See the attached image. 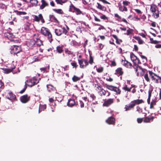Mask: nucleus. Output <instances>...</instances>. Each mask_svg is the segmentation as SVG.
<instances>
[{"mask_svg": "<svg viewBox=\"0 0 161 161\" xmlns=\"http://www.w3.org/2000/svg\"><path fill=\"white\" fill-rule=\"evenodd\" d=\"M14 12L17 15H21V11H19L18 10H15L14 11Z\"/></svg>", "mask_w": 161, "mask_h": 161, "instance_id": "338daca9", "label": "nucleus"}, {"mask_svg": "<svg viewBox=\"0 0 161 161\" xmlns=\"http://www.w3.org/2000/svg\"><path fill=\"white\" fill-rule=\"evenodd\" d=\"M97 88L99 90V92H102V93H101V94H102L103 95L105 96L106 95V91L105 90H104L103 88H102L101 87V86H98L97 87Z\"/></svg>", "mask_w": 161, "mask_h": 161, "instance_id": "f704fd0d", "label": "nucleus"}, {"mask_svg": "<svg viewBox=\"0 0 161 161\" xmlns=\"http://www.w3.org/2000/svg\"><path fill=\"white\" fill-rule=\"evenodd\" d=\"M30 97L28 94L24 95L21 96L20 97V100L23 103H26L28 102L30 100Z\"/></svg>", "mask_w": 161, "mask_h": 161, "instance_id": "4468645a", "label": "nucleus"}, {"mask_svg": "<svg viewBox=\"0 0 161 161\" xmlns=\"http://www.w3.org/2000/svg\"><path fill=\"white\" fill-rule=\"evenodd\" d=\"M130 57L131 60L134 63H136V60L137 59V57L132 53L130 54Z\"/></svg>", "mask_w": 161, "mask_h": 161, "instance_id": "7c9ffc66", "label": "nucleus"}, {"mask_svg": "<svg viewBox=\"0 0 161 161\" xmlns=\"http://www.w3.org/2000/svg\"><path fill=\"white\" fill-rule=\"evenodd\" d=\"M137 121L138 123H141L143 121V118H138L137 119Z\"/></svg>", "mask_w": 161, "mask_h": 161, "instance_id": "0e129e2a", "label": "nucleus"}, {"mask_svg": "<svg viewBox=\"0 0 161 161\" xmlns=\"http://www.w3.org/2000/svg\"><path fill=\"white\" fill-rule=\"evenodd\" d=\"M119 10L122 12L125 11L127 12L128 11L127 8L125 6H124L123 7L120 6L119 7Z\"/></svg>", "mask_w": 161, "mask_h": 161, "instance_id": "a19ab883", "label": "nucleus"}, {"mask_svg": "<svg viewBox=\"0 0 161 161\" xmlns=\"http://www.w3.org/2000/svg\"><path fill=\"white\" fill-rule=\"evenodd\" d=\"M106 122L109 125H114L115 123V119L112 116L110 117L106 120Z\"/></svg>", "mask_w": 161, "mask_h": 161, "instance_id": "a211bd4d", "label": "nucleus"}, {"mask_svg": "<svg viewBox=\"0 0 161 161\" xmlns=\"http://www.w3.org/2000/svg\"><path fill=\"white\" fill-rule=\"evenodd\" d=\"M136 62L134 63L133 65L138 64V65L139 64H142L140 60L137 57V59H136Z\"/></svg>", "mask_w": 161, "mask_h": 161, "instance_id": "6e6d98bb", "label": "nucleus"}, {"mask_svg": "<svg viewBox=\"0 0 161 161\" xmlns=\"http://www.w3.org/2000/svg\"><path fill=\"white\" fill-rule=\"evenodd\" d=\"M97 5L96 6V7L97 9L103 11H107V8L105 6L102 5L98 3H97Z\"/></svg>", "mask_w": 161, "mask_h": 161, "instance_id": "5701e85b", "label": "nucleus"}, {"mask_svg": "<svg viewBox=\"0 0 161 161\" xmlns=\"http://www.w3.org/2000/svg\"><path fill=\"white\" fill-rule=\"evenodd\" d=\"M150 11L152 13V16L155 19H157L159 17V11L157 6L154 4L150 5Z\"/></svg>", "mask_w": 161, "mask_h": 161, "instance_id": "f03ea898", "label": "nucleus"}, {"mask_svg": "<svg viewBox=\"0 0 161 161\" xmlns=\"http://www.w3.org/2000/svg\"><path fill=\"white\" fill-rule=\"evenodd\" d=\"M26 45L29 48H32L33 47L36 48V47L34 46L35 45V41L32 39H27L26 42Z\"/></svg>", "mask_w": 161, "mask_h": 161, "instance_id": "9d476101", "label": "nucleus"}, {"mask_svg": "<svg viewBox=\"0 0 161 161\" xmlns=\"http://www.w3.org/2000/svg\"><path fill=\"white\" fill-rule=\"evenodd\" d=\"M112 36L113 37H114L115 39L116 40V43L118 44H120V42H119V39H118L117 36L115 35H113Z\"/></svg>", "mask_w": 161, "mask_h": 161, "instance_id": "8fccbe9b", "label": "nucleus"}, {"mask_svg": "<svg viewBox=\"0 0 161 161\" xmlns=\"http://www.w3.org/2000/svg\"><path fill=\"white\" fill-rule=\"evenodd\" d=\"M122 89L125 92H130L131 91V87H128L127 85L125 84L122 88Z\"/></svg>", "mask_w": 161, "mask_h": 161, "instance_id": "bb28decb", "label": "nucleus"}, {"mask_svg": "<svg viewBox=\"0 0 161 161\" xmlns=\"http://www.w3.org/2000/svg\"><path fill=\"white\" fill-rule=\"evenodd\" d=\"M106 87L107 89L112 91H113V90H114V89L115 88V86H113L112 85H109L106 84Z\"/></svg>", "mask_w": 161, "mask_h": 161, "instance_id": "c03bdc74", "label": "nucleus"}, {"mask_svg": "<svg viewBox=\"0 0 161 161\" xmlns=\"http://www.w3.org/2000/svg\"><path fill=\"white\" fill-rule=\"evenodd\" d=\"M41 33L43 35L47 37L49 42L51 43L53 41L52 35L49 30L45 27H42L41 29Z\"/></svg>", "mask_w": 161, "mask_h": 161, "instance_id": "f257e3e1", "label": "nucleus"}, {"mask_svg": "<svg viewBox=\"0 0 161 161\" xmlns=\"http://www.w3.org/2000/svg\"><path fill=\"white\" fill-rule=\"evenodd\" d=\"M134 10L138 14H142V12L141 11V10L138 9H135Z\"/></svg>", "mask_w": 161, "mask_h": 161, "instance_id": "bf43d9fd", "label": "nucleus"}, {"mask_svg": "<svg viewBox=\"0 0 161 161\" xmlns=\"http://www.w3.org/2000/svg\"><path fill=\"white\" fill-rule=\"evenodd\" d=\"M34 20L36 22H39L41 21L42 23H44L45 22L44 19L42 14H40L38 16L35 15L34 16Z\"/></svg>", "mask_w": 161, "mask_h": 161, "instance_id": "ddd939ff", "label": "nucleus"}, {"mask_svg": "<svg viewBox=\"0 0 161 161\" xmlns=\"http://www.w3.org/2000/svg\"><path fill=\"white\" fill-rule=\"evenodd\" d=\"M26 88H27L26 83V82H25V85L24 88L19 92V93L22 94V93H24L25 92V90H26Z\"/></svg>", "mask_w": 161, "mask_h": 161, "instance_id": "4d7b16f0", "label": "nucleus"}, {"mask_svg": "<svg viewBox=\"0 0 161 161\" xmlns=\"http://www.w3.org/2000/svg\"><path fill=\"white\" fill-rule=\"evenodd\" d=\"M133 68L137 76H143L146 70L138 64L133 65Z\"/></svg>", "mask_w": 161, "mask_h": 161, "instance_id": "20e7f679", "label": "nucleus"}, {"mask_svg": "<svg viewBox=\"0 0 161 161\" xmlns=\"http://www.w3.org/2000/svg\"><path fill=\"white\" fill-rule=\"evenodd\" d=\"M6 94L7 98L10 100L14 99L16 98V97L11 92L9 91H7L5 92Z\"/></svg>", "mask_w": 161, "mask_h": 161, "instance_id": "2eb2a0df", "label": "nucleus"}, {"mask_svg": "<svg viewBox=\"0 0 161 161\" xmlns=\"http://www.w3.org/2000/svg\"><path fill=\"white\" fill-rule=\"evenodd\" d=\"M78 63L80 68L84 69L88 65L89 63L87 60L85 59H78Z\"/></svg>", "mask_w": 161, "mask_h": 161, "instance_id": "6e6552de", "label": "nucleus"}, {"mask_svg": "<svg viewBox=\"0 0 161 161\" xmlns=\"http://www.w3.org/2000/svg\"><path fill=\"white\" fill-rule=\"evenodd\" d=\"M150 42L152 44H157L160 43V41H158L156 40H154L153 38H150Z\"/></svg>", "mask_w": 161, "mask_h": 161, "instance_id": "79ce46f5", "label": "nucleus"}, {"mask_svg": "<svg viewBox=\"0 0 161 161\" xmlns=\"http://www.w3.org/2000/svg\"><path fill=\"white\" fill-rule=\"evenodd\" d=\"M11 66L10 68H3L2 69L4 71V73L5 74H8L12 72H13V70L15 68V66L13 64H11Z\"/></svg>", "mask_w": 161, "mask_h": 161, "instance_id": "dca6fc26", "label": "nucleus"}, {"mask_svg": "<svg viewBox=\"0 0 161 161\" xmlns=\"http://www.w3.org/2000/svg\"><path fill=\"white\" fill-rule=\"evenodd\" d=\"M36 43V44L37 46H40L41 45H42V41L40 39V38L37 40L35 41V43Z\"/></svg>", "mask_w": 161, "mask_h": 161, "instance_id": "37998d69", "label": "nucleus"}, {"mask_svg": "<svg viewBox=\"0 0 161 161\" xmlns=\"http://www.w3.org/2000/svg\"><path fill=\"white\" fill-rule=\"evenodd\" d=\"M47 108V106L46 104L41 105L40 104L39 107L38 112L40 113L41 112L44 111Z\"/></svg>", "mask_w": 161, "mask_h": 161, "instance_id": "c85d7f7f", "label": "nucleus"}, {"mask_svg": "<svg viewBox=\"0 0 161 161\" xmlns=\"http://www.w3.org/2000/svg\"><path fill=\"white\" fill-rule=\"evenodd\" d=\"M113 91L115 92L117 94H120L121 93V90L119 89V88L115 86L114 89Z\"/></svg>", "mask_w": 161, "mask_h": 161, "instance_id": "09e8293b", "label": "nucleus"}, {"mask_svg": "<svg viewBox=\"0 0 161 161\" xmlns=\"http://www.w3.org/2000/svg\"><path fill=\"white\" fill-rule=\"evenodd\" d=\"M140 56L143 59L142 62L143 64H146L147 61V58L145 56L142 55H141Z\"/></svg>", "mask_w": 161, "mask_h": 161, "instance_id": "49530a36", "label": "nucleus"}, {"mask_svg": "<svg viewBox=\"0 0 161 161\" xmlns=\"http://www.w3.org/2000/svg\"><path fill=\"white\" fill-rule=\"evenodd\" d=\"M153 90H149L148 92V97L147 99V102L148 104L150 103V98L151 96L152 92Z\"/></svg>", "mask_w": 161, "mask_h": 161, "instance_id": "4c0bfd02", "label": "nucleus"}, {"mask_svg": "<svg viewBox=\"0 0 161 161\" xmlns=\"http://www.w3.org/2000/svg\"><path fill=\"white\" fill-rule=\"evenodd\" d=\"M144 77L145 80L147 82H150V80L148 77V75L147 73L145 74L144 76Z\"/></svg>", "mask_w": 161, "mask_h": 161, "instance_id": "864d4df0", "label": "nucleus"}, {"mask_svg": "<svg viewBox=\"0 0 161 161\" xmlns=\"http://www.w3.org/2000/svg\"><path fill=\"white\" fill-rule=\"evenodd\" d=\"M53 10L56 13L60 14H64V12L61 9H53Z\"/></svg>", "mask_w": 161, "mask_h": 161, "instance_id": "72a5a7b5", "label": "nucleus"}, {"mask_svg": "<svg viewBox=\"0 0 161 161\" xmlns=\"http://www.w3.org/2000/svg\"><path fill=\"white\" fill-rule=\"evenodd\" d=\"M148 72L153 82L156 83H161V77L157 75L152 71L149 70Z\"/></svg>", "mask_w": 161, "mask_h": 161, "instance_id": "39448f33", "label": "nucleus"}, {"mask_svg": "<svg viewBox=\"0 0 161 161\" xmlns=\"http://www.w3.org/2000/svg\"><path fill=\"white\" fill-rule=\"evenodd\" d=\"M7 8L6 6L3 4L2 3H0V8L2 9H6Z\"/></svg>", "mask_w": 161, "mask_h": 161, "instance_id": "603ef678", "label": "nucleus"}, {"mask_svg": "<svg viewBox=\"0 0 161 161\" xmlns=\"http://www.w3.org/2000/svg\"><path fill=\"white\" fill-rule=\"evenodd\" d=\"M75 104V103L74 100L70 99L69 100L68 102L67 103V105L69 107H71L74 105Z\"/></svg>", "mask_w": 161, "mask_h": 161, "instance_id": "a878e982", "label": "nucleus"}, {"mask_svg": "<svg viewBox=\"0 0 161 161\" xmlns=\"http://www.w3.org/2000/svg\"><path fill=\"white\" fill-rule=\"evenodd\" d=\"M47 91L50 92H56L57 91L56 88L51 84L47 85Z\"/></svg>", "mask_w": 161, "mask_h": 161, "instance_id": "f3484780", "label": "nucleus"}, {"mask_svg": "<svg viewBox=\"0 0 161 161\" xmlns=\"http://www.w3.org/2000/svg\"><path fill=\"white\" fill-rule=\"evenodd\" d=\"M135 106L136 105L139 104L144 103V101L142 99H136L132 101Z\"/></svg>", "mask_w": 161, "mask_h": 161, "instance_id": "393cba45", "label": "nucleus"}, {"mask_svg": "<svg viewBox=\"0 0 161 161\" xmlns=\"http://www.w3.org/2000/svg\"><path fill=\"white\" fill-rule=\"evenodd\" d=\"M97 71L98 73H102L103 72V67H101L100 68H99L97 69Z\"/></svg>", "mask_w": 161, "mask_h": 161, "instance_id": "13d9d810", "label": "nucleus"}, {"mask_svg": "<svg viewBox=\"0 0 161 161\" xmlns=\"http://www.w3.org/2000/svg\"><path fill=\"white\" fill-rule=\"evenodd\" d=\"M124 73L123 71V69L122 68L119 67L116 69L115 70V72L114 74L118 76L122 75Z\"/></svg>", "mask_w": 161, "mask_h": 161, "instance_id": "aec40b11", "label": "nucleus"}, {"mask_svg": "<svg viewBox=\"0 0 161 161\" xmlns=\"http://www.w3.org/2000/svg\"><path fill=\"white\" fill-rule=\"evenodd\" d=\"M56 51L59 53H61L63 52V46H59L56 47Z\"/></svg>", "mask_w": 161, "mask_h": 161, "instance_id": "473e14b6", "label": "nucleus"}, {"mask_svg": "<svg viewBox=\"0 0 161 161\" xmlns=\"http://www.w3.org/2000/svg\"><path fill=\"white\" fill-rule=\"evenodd\" d=\"M100 18L101 19L104 20L107 19V17L104 15H103L102 16H101Z\"/></svg>", "mask_w": 161, "mask_h": 161, "instance_id": "774afa93", "label": "nucleus"}, {"mask_svg": "<svg viewBox=\"0 0 161 161\" xmlns=\"http://www.w3.org/2000/svg\"><path fill=\"white\" fill-rule=\"evenodd\" d=\"M130 3V2H129L128 1H123V4L124 5V6H127Z\"/></svg>", "mask_w": 161, "mask_h": 161, "instance_id": "680f3d73", "label": "nucleus"}, {"mask_svg": "<svg viewBox=\"0 0 161 161\" xmlns=\"http://www.w3.org/2000/svg\"><path fill=\"white\" fill-rule=\"evenodd\" d=\"M80 77L77 76L75 75H74L72 78V80L74 82H76L80 80Z\"/></svg>", "mask_w": 161, "mask_h": 161, "instance_id": "c9c22d12", "label": "nucleus"}, {"mask_svg": "<svg viewBox=\"0 0 161 161\" xmlns=\"http://www.w3.org/2000/svg\"><path fill=\"white\" fill-rule=\"evenodd\" d=\"M156 104V101L154 100H153L152 102H151L150 105V108H154V106Z\"/></svg>", "mask_w": 161, "mask_h": 161, "instance_id": "3c124183", "label": "nucleus"}, {"mask_svg": "<svg viewBox=\"0 0 161 161\" xmlns=\"http://www.w3.org/2000/svg\"><path fill=\"white\" fill-rule=\"evenodd\" d=\"M67 0H55L57 4L62 5L63 3H66Z\"/></svg>", "mask_w": 161, "mask_h": 161, "instance_id": "e433bc0d", "label": "nucleus"}, {"mask_svg": "<svg viewBox=\"0 0 161 161\" xmlns=\"http://www.w3.org/2000/svg\"><path fill=\"white\" fill-rule=\"evenodd\" d=\"M133 38L138 42V43L140 44H143L144 41L141 39V38L139 36H134Z\"/></svg>", "mask_w": 161, "mask_h": 161, "instance_id": "2f4dec72", "label": "nucleus"}, {"mask_svg": "<svg viewBox=\"0 0 161 161\" xmlns=\"http://www.w3.org/2000/svg\"><path fill=\"white\" fill-rule=\"evenodd\" d=\"M32 36L33 38V39H32L35 40V41H36L40 38L39 34L37 33L34 34Z\"/></svg>", "mask_w": 161, "mask_h": 161, "instance_id": "58836bf2", "label": "nucleus"}, {"mask_svg": "<svg viewBox=\"0 0 161 161\" xmlns=\"http://www.w3.org/2000/svg\"><path fill=\"white\" fill-rule=\"evenodd\" d=\"M131 29L129 28V29L127 31V32L126 33H125V34L127 35H129L130 34H131Z\"/></svg>", "mask_w": 161, "mask_h": 161, "instance_id": "69168bd1", "label": "nucleus"}, {"mask_svg": "<svg viewBox=\"0 0 161 161\" xmlns=\"http://www.w3.org/2000/svg\"><path fill=\"white\" fill-rule=\"evenodd\" d=\"M41 2L42 4L40 6V9L41 10L43 9L46 7L49 6L48 3L45 0H41Z\"/></svg>", "mask_w": 161, "mask_h": 161, "instance_id": "4be33fe9", "label": "nucleus"}, {"mask_svg": "<svg viewBox=\"0 0 161 161\" xmlns=\"http://www.w3.org/2000/svg\"><path fill=\"white\" fill-rule=\"evenodd\" d=\"M65 53L68 55H72L73 54V52L69 50L68 48H65L64 49Z\"/></svg>", "mask_w": 161, "mask_h": 161, "instance_id": "de8ad7c7", "label": "nucleus"}, {"mask_svg": "<svg viewBox=\"0 0 161 161\" xmlns=\"http://www.w3.org/2000/svg\"><path fill=\"white\" fill-rule=\"evenodd\" d=\"M9 50L11 54L17 55V54L22 51V48L21 46L14 45L11 46Z\"/></svg>", "mask_w": 161, "mask_h": 161, "instance_id": "7ed1b4c3", "label": "nucleus"}, {"mask_svg": "<svg viewBox=\"0 0 161 161\" xmlns=\"http://www.w3.org/2000/svg\"><path fill=\"white\" fill-rule=\"evenodd\" d=\"M54 31L56 35L57 36H60L62 34L67 35V31L65 30V28L64 27L55 29Z\"/></svg>", "mask_w": 161, "mask_h": 161, "instance_id": "0eeeda50", "label": "nucleus"}, {"mask_svg": "<svg viewBox=\"0 0 161 161\" xmlns=\"http://www.w3.org/2000/svg\"><path fill=\"white\" fill-rule=\"evenodd\" d=\"M70 64L73 67V68H75V69H76L78 67V65L75 61H73L72 62L70 63Z\"/></svg>", "mask_w": 161, "mask_h": 161, "instance_id": "ea45409f", "label": "nucleus"}, {"mask_svg": "<svg viewBox=\"0 0 161 161\" xmlns=\"http://www.w3.org/2000/svg\"><path fill=\"white\" fill-rule=\"evenodd\" d=\"M29 3H31L32 6L36 7L38 5V1L37 0H31Z\"/></svg>", "mask_w": 161, "mask_h": 161, "instance_id": "c756f323", "label": "nucleus"}, {"mask_svg": "<svg viewBox=\"0 0 161 161\" xmlns=\"http://www.w3.org/2000/svg\"><path fill=\"white\" fill-rule=\"evenodd\" d=\"M49 18L50 19H53V21L54 22L57 23H59V22L58 20L53 15L50 14L49 15Z\"/></svg>", "mask_w": 161, "mask_h": 161, "instance_id": "cd10ccee", "label": "nucleus"}, {"mask_svg": "<svg viewBox=\"0 0 161 161\" xmlns=\"http://www.w3.org/2000/svg\"><path fill=\"white\" fill-rule=\"evenodd\" d=\"M4 36L11 41H17V40L14 39H15L14 36L12 33L7 32L4 33Z\"/></svg>", "mask_w": 161, "mask_h": 161, "instance_id": "f8f14e48", "label": "nucleus"}, {"mask_svg": "<svg viewBox=\"0 0 161 161\" xmlns=\"http://www.w3.org/2000/svg\"><path fill=\"white\" fill-rule=\"evenodd\" d=\"M4 87V83L2 81L0 80V89H3Z\"/></svg>", "mask_w": 161, "mask_h": 161, "instance_id": "e2e57ef3", "label": "nucleus"}, {"mask_svg": "<svg viewBox=\"0 0 161 161\" xmlns=\"http://www.w3.org/2000/svg\"><path fill=\"white\" fill-rule=\"evenodd\" d=\"M40 70L43 73H44L47 70V68L44 67V68H42L40 69Z\"/></svg>", "mask_w": 161, "mask_h": 161, "instance_id": "052dcab7", "label": "nucleus"}, {"mask_svg": "<svg viewBox=\"0 0 161 161\" xmlns=\"http://www.w3.org/2000/svg\"><path fill=\"white\" fill-rule=\"evenodd\" d=\"M92 55V53H89V62H88V63H89L91 64H92L93 62V58Z\"/></svg>", "mask_w": 161, "mask_h": 161, "instance_id": "a18cd8bd", "label": "nucleus"}, {"mask_svg": "<svg viewBox=\"0 0 161 161\" xmlns=\"http://www.w3.org/2000/svg\"><path fill=\"white\" fill-rule=\"evenodd\" d=\"M27 81L28 83L27 86L31 87L36 84L39 82V81L35 77H33L31 79L27 80Z\"/></svg>", "mask_w": 161, "mask_h": 161, "instance_id": "1a4fd4ad", "label": "nucleus"}, {"mask_svg": "<svg viewBox=\"0 0 161 161\" xmlns=\"http://www.w3.org/2000/svg\"><path fill=\"white\" fill-rule=\"evenodd\" d=\"M135 105L131 101L130 103L128 105H126L125 106V111H129L134 108Z\"/></svg>", "mask_w": 161, "mask_h": 161, "instance_id": "6ab92c4d", "label": "nucleus"}, {"mask_svg": "<svg viewBox=\"0 0 161 161\" xmlns=\"http://www.w3.org/2000/svg\"><path fill=\"white\" fill-rule=\"evenodd\" d=\"M154 119L153 116H151L150 117H146L145 118L143 121L145 123H149L153 121Z\"/></svg>", "mask_w": 161, "mask_h": 161, "instance_id": "b1692460", "label": "nucleus"}, {"mask_svg": "<svg viewBox=\"0 0 161 161\" xmlns=\"http://www.w3.org/2000/svg\"><path fill=\"white\" fill-rule=\"evenodd\" d=\"M114 102V99L113 98H109L105 99L103 104V106L108 107L112 104Z\"/></svg>", "mask_w": 161, "mask_h": 161, "instance_id": "9b49d317", "label": "nucleus"}, {"mask_svg": "<svg viewBox=\"0 0 161 161\" xmlns=\"http://www.w3.org/2000/svg\"><path fill=\"white\" fill-rule=\"evenodd\" d=\"M69 11L73 13H75L76 15H84V14L79 8H76L72 4L69 6Z\"/></svg>", "mask_w": 161, "mask_h": 161, "instance_id": "423d86ee", "label": "nucleus"}, {"mask_svg": "<svg viewBox=\"0 0 161 161\" xmlns=\"http://www.w3.org/2000/svg\"><path fill=\"white\" fill-rule=\"evenodd\" d=\"M122 61L124 62L123 65L125 67L131 69L132 67H133L132 64L128 61L125 59L124 60H123Z\"/></svg>", "mask_w": 161, "mask_h": 161, "instance_id": "412c9836", "label": "nucleus"}, {"mask_svg": "<svg viewBox=\"0 0 161 161\" xmlns=\"http://www.w3.org/2000/svg\"><path fill=\"white\" fill-rule=\"evenodd\" d=\"M136 111L139 113L140 114L142 112V109L139 106H137L136 107Z\"/></svg>", "mask_w": 161, "mask_h": 161, "instance_id": "5fc2aeb1", "label": "nucleus"}]
</instances>
